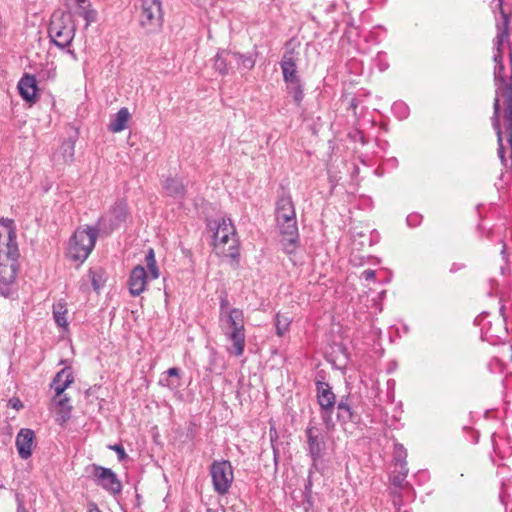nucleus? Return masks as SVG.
Returning a JSON list of instances; mask_svg holds the SVG:
<instances>
[{
    "mask_svg": "<svg viewBox=\"0 0 512 512\" xmlns=\"http://www.w3.org/2000/svg\"><path fill=\"white\" fill-rule=\"evenodd\" d=\"M13 219L0 218V294L8 297L17 278L20 252Z\"/></svg>",
    "mask_w": 512,
    "mask_h": 512,
    "instance_id": "obj_1",
    "label": "nucleus"
},
{
    "mask_svg": "<svg viewBox=\"0 0 512 512\" xmlns=\"http://www.w3.org/2000/svg\"><path fill=\"white\" fill-rule=\"evenodd\" d=\"M220 327L225 338L232 343L228 352L236 357L243 355L246 345L244 313L239 308H231L224 317H219Z\"/></svg>",
    "mask_w": 512,
    "mask_h": 512,
    "instance_id": "obj_2",
    "label": "nucleus"
},
{
    "mask_svg": "<svg viewBox=\"0 0 512 512\" xmlns=\"http://www.w3.org/2000/svg\"><path fill=\"white\" fill-rule=\"evenodd\" d=\"M316 398L320 406V416L325 427L330 430L334 428L335 423L332 415L335 410L336 395L332 391V387L325 381V375L321 371L317 374L315 379Z\"/></svg>",
    "mask_w": 512,
    "mask_h": 512,
    "instance_id": "obj_3",
    "label": "nucleus"
},
{
    "mask_svg": "<svg viewBox=\"0 0 512 512\" xmlns=\"http://www.w3.org/2000/svg\"><path fill=\"white\" fill-rule=\"evenodd\" d=\"M100 233L97 227L86 226L84 229H77L69 241L68 255L73 261L83 262L95 247L97 234Z\"/></svg>",
    "mask_w": 512,
    "mask_h": 512,
    "instance_id": "obj_4",
    "label": "nucleus"
},
{
    "mask_svg": "<svg viewBox=\"0 0 512 512\" xmlns=\"http://www.w3.org/2000/svg\"><path fill=\"white\" fill-rule=\"evenodd\" d=\"M48 35L57 47L63 49L70 46L75 35L70 16L65 15L64 12L54 13L48 26Z\"/></svg>",
    "mask_w": 512,
    "mask_h": 512,
    "instance_id": "obj_5",
    "label": "nucleus"
},
{
    "mask_svg": "<svg viewBox=\"0 0 512 512\" xmlns=\"http://www.w3.org/2000/svg\"><path fill=\"white\" fill-rule=\"evenodd\" d=\"M127 201L123 198L118 199L109 209L107 215L101 216L96 227L103 235H110L118 229L129 217Z\"/></svg>",
    "mask_w": 512,
    "mask_h": 512,
    "instance_id": "obj_6",
    "label": "nucleus"
},
{
    "mask_svg": "<svg viewBox=\"0 0 512 512\" xmlns=\"http://www.w3.org/2000/svg\"><path fill=\"white\" fill-rule=\"evenodd\" d=\"M210 474L214 490L220 495L227 493L234 479L233 468L230 461H213L210 466Z\"/></svg>",
    "mask_w": 512,
    "mask_h": 512,
    "instance_id": "obj_7",
    "label": "nucleus"
},
{
    "mask_svg": "<svg viewBox=\"0 0 512 512\" xmlns=\"http://www.w3.org/2000/svg\"><path fill=\"white\" fill-rule=\"evenodd\" d=\"M142 10L140 24L148 32L154 33L160 30L163 23V13L160 0H141Z\"/></svg>",
    "mask_w": 512,
    "mask_h": 512,
    "instance_id": "obj_8",
    "label": "nucleus"
},
{
    "mask_svg": "<svg viewBox=\"0 0 512 512\" xmlns=\"http://www.w3.org/2000/svg\"><path fill=\"white\" fill-rule=\"evenodd\" d=\"M94 483L112 495L120 494L122 491V483L118 479L117 474L110 468H106L97 464L92 465Z\"/></svg>",
    "mask_w": 512,
    "mask_h": 512,
    "instance_id": "obj_9",
    "label": "nucleus"
},
{
    "mask_svg": "<svg viewBox=\"0 0 512 512\" xmlns=\"http://www.w3.org/2000/svg\"><path fill=\"white\" fill-rule=\"evenodd\" d=\"M280 231L279 244L282 251L288 256L296 253L300 246L297 220L277 223Z\"/></svg>",
    "mask_w": 512,
    "mask_h": 512,
    "instance_id": "obj_10",
    "label": "nucleus"
},
{
    "mask_svg": "<svg viewBox=\"0 0 512 512\" xmlns=\"http://www.w3.org/2000/svg\"><path fill=\"white\" fill-rule=\"evenodd\" d=\"M305 432L307 436L309 455L313 460V467H316V462L323 457L325 441L321 430L315 425H312V421H310Z\"/></svg>",
    "mask_w": 512,
    "mask_h": 512,
    "instance_id": "obj_11",
    "label": "nucleus"
},
{
    "mask_svg": "<svg viewBox=\"0 0 512 512\" xmlns=\"http://www.w3.org/2000/svg\"><path fill=\"white\" fill-rule=\"evenodd\" d=\"M276 223L296 220L294 203L289 193L282 191L276 201Z\"/></svg>",
    "mask_w": 512,
    "mask_h": 512,
    "instance_id": "obj_12",
    "label": "nucleus"
},
{
    "mask_svg": "<svg viewBox=\"0 0 512 512\" xmlns=\"http://www.w3.org/2000/svg\"><path fill=\"white\" fill-rule=\"evenodd\" d=\"M335 408L337 409L338 421L354 424L361 422V415L355 410L350 395L342 396Z\"/></svg>",
    "mask_w": 512,
    "mask_h": 512,
    "instance_id": "obj_13",
    "label": "nucleus"
},
{
    "mask_svg": "<svg viewBox=\"0 0 512 512\" xmlns=\"http://www.w3.org/2000/svg\"><path fill=\"white\" fill-rule=\"evenodd\" d=\"M211 230H215L213 234V245L218 247L221 244H226L229 240L230 235H235V228L231 220L222 218L219 221L209 222L208 224Z\"/></svg>",
    "mask_w": 512,
    "mask_h": 512,
    "instance_id": "obj_14",
    "label": "nucleus"
},
{
    "mask_svg": "<svg viewBox=\"0 0 512 512\" xmlns=\"http://www.w3.org/2000/svg\"><path fill=\"white\" fill-rule=\"evenodd\" d=\"M35 433L32 429L22 428L16 436V448L21 459H28L32 455L35 443Z\"/></svg>",
    "mask_w": 512,
    "mask_h": 512,
    "instance_id": "obj_15",
    "label": "nucleus"
},
{
    "mask_svg": "<svg viewBox=\"0 0 512 512\" xmlns=\"http://www.w3.org/2000/svg\"><path fill=\"white\" fill-rule=\"evenodd\" d=\"M297 61L294 49L285 51L280 61L284 82L301 79L297 71Z\"/></svg>",
    "mask_w": 512,
    "mask_h": 512,
    "instance_id": "obj_16",
    "label": "nucleus"
},
{
    "mask_svg": "<svg viewBox=\"0 0 512 512\" xmlns=\"http://www.w3.org/2000/svg\"><path fill=\"white\" fill-rule=\"evenodd\" d=\"M18 90L19 94L26 102L35 103L38 98L36 77L32 74H24L18 83Z\"/></svg>",
    "mask_w": 512,
    "mask_h": 512,
    "instance_id": "obj_17",
    "label": "nucleus"
},
{
    "mask_svg": "<svg viewBox=\"0 0 512 512\" xmlns=\"http://www.w3.org/2000/svg\"><path fill=\"white\" fill-rule=\"evenodd\" d=\"M74 382V373L71 366H66L56 373L50 388L54 390L56 397H60L64 391Z\"/></svg>",
    "mask_w": 512,
    "mask_h": 512,
    "instance_id": "obj_18",
    "label": "nucleus"
},
{
    "mask_svg": "<svg viewBox=\"0 0 512 512\" xmlns=\"http://www.w3.org/2000/svg\"><path fill=\"white\" fill-rule=\"evenodd\" d=\"M147 278L148 275L143 266L137 265L132 269L128 280L129 292L132 296H139L144 292Z\"/></svg>",
    "mask_w": 512,
    "mask_h": 512,
    "instance_id": "obj_19",
    "label": "nucleus"
},
{
    "mask_svg": "<svg viewBox=\"0 0 512 512\" xmlns=\"http://www.w3.org/2000/svg\"><path fill=\"white\" fill-rule=\"evenodd\" d=\"M500 110H501L500 99L496 98V99H494V103H493V116H492L491 120H492L493 129L495 130L496 135H497L498 156H499L502 164L505 165L507 162V159L505 156V148L503 145L502 130H501V125H500Z\"/></svg>",
    "mask_w": 512,
    "mask_h": 512,
    "instance_id": "obj_20",
    "label": "nucleus"
},
{
    "mask_svg": "<svg viewBox=\"0 0 512 512\" xmlns=\"http://www.w3.org/2000/svg\"><path fill=\"white\" fill-rule=\"evenodd\" d=\"M498 8L500 15L502 17V23L497 24V35L495 37V41H497L498 46H503L504 42L508 41L510 37V20L511 15L506 13L503 8L504 0H497Z\"/></svg>",
    "mask_w": 512,
    "mask_h": 512,
    "instance_id": "obj_21",
    "label": "nucleus"
},
{
    "mask_svg": "<svg viewBox=\"0 0 512 512\" xmlns=\"http://www.w3.org/2000/svg\"><path fill=\"white\" fill-rule=\"evenodd\" d=\"M75 140L68 138L64 140L54 155V161L57 164L69 165L74 161Z\"/></svg>",
    "mask_w": 512,
    "mask_h": 512,
    "instance_id": "obj_22",
    "label": "nucleus"
},
{
    "mask_svg": "<svg viewBox=\"0 0 512 512\" xmlns=\"http://www.w3.org/2000/svg\"><path fill=\"white\" fill-rule=\"evenodd\" d=\"M163 188L168 196L176 200L182 201L186 196V188L182 181L177 178L168 177L164 182Z\"/></svg>",
    "mask_w": 512,
    "mask_h": 512,
    "instance_id": "obj_23",
    "label": "nucleus"
},
{
    "mask_svg": "<svg viewBox=\"0 0 512 512\" xmlns=\"http://www.w3.org/2000/svg\"><path fill=\"white\" fill-rule=\"evenodd\" d=\"M408 472V466L393 465V470L389 475V480L395 489L409 488V483L406 480Z\"/></svg>",
    "mask_w": 512,
    "mask_h": 512,
    "instance_id": "obj_24",
    "label": "nucleus"
},
{
    "mask_svg": "<svg viewBox=\"0 0 512 512\" xmlns=\"http://www.w3.org/2000/svg\"><path fill=\"white\" fill-rule=\"evenodd\" d=\"M131 114L126 107H122L111 119L108 129L111 132L117 133L126 129Z\"/></svg>",
    "mask_w": 512,
    "mask_h": 512,
    "instance_id": "obj_25",
    "label": "nucleus"
},
{
    "mask_svg": "<svg viewBox=\"0 0 512 512\" xmlns=\"http://www.w3.org/2000/svg\"><path fill=\"white\" fill-rule=\"evenodd\" d=\"M494 80L495 84L497 85L496 94L495 97L499 99L500 96H504L505 90L507 87L512 88V74L510 77V81L507 80L505 76V67L504 64L495 65L494 67Z\"/></svg>",
    "mask_w": 512,
    "mask_h": 512,
    "instance_id": "obj_26",
    "label": "nucleus"
},
{
    "mask_svg": "<svg viewBox=\"0 0 512 512\" xmlns=\"http://www.w3.org/2000/svg\"><path fill=\"white\" fill-rule=\"evenodd\" d=\"M286 91L292 97L294 104L297 107L302 106L304 99V84L301 79L285 82Z\"/></svg>",
    "mask_w": 512,
    "mask_h": 512,
    "instance_id": "obj_27",
    "label": "nucleus"
},
{
    "mask_svg": "<svg viewBox=\"0 0 512 512\" xmlns=\"http://www.w3.org/2000/svg\"><path fill=\"white\" fill-rule=\"evenodd\" d=\"M230 56H232V51L227 49H221L216 53L213 59L214 70L222 76L227 75L229 73L228 60Z\"/></svg>",
    "mask_w": 512,
    "mask_h": 512,
    "instance_id": "obj_28",
    "label": "nucleus"
},
{
    "mask_svg": "<svg viewBox=\"0 0 512 512\" xmlns=\"http://www.w3.org/2000/svg\"><path fill=\"white\" fill-rule=\"evenodd\" d=\"M54 401L59 408L58 414L60 416L59 421L60 424L66 423L70 417L72 412V406L70 403V398L66 394H62L60 397L54 396Z\"/></svg>",
    "mask_w": 512,
    "mask_h": 512,
    "instance_id": "obj_29",
    "label": "nucleus"
},
{
    "mask_svg": "<svg viewBox=\"0 0 512 512\" xmlns=\"http://www.w3.org/2000/svg\"><path fill=\"white\" fill-rule=\"evenodd\" d=\"M77 4V13L83 17L88 26L90 23L95 22L97 19V11L92 9V5L89 0H75Z\"/></svg>",
    "mask_w": 512,
    "mask_h": 512,
    "instance_id": "obj_30",
    "label": "nucleus"
},
{
    "mask_svg": "<svg viewBox=\"0 0 512 512\" xmlns=\"http://www.w3.org/2000/svg\"><path fill=\"white\" fill-rule=\"evenodd\" d=\"M66 314H67V308H66V303L64 301H59L57 304L53 305V317L58 326H60V327L68 326V322L65 317Z\"/></svg>",
    "mask_w": 512,
    "mask_h": 512,
    "instance_id": "obj_31",
    "label": "nucleus"
},
{
    "mask_svg": "<svg viewBox=\"0 0 512 512\" xmlns=\"http://www.w3.org/2000/svg\"><path fill=\"white\" fill-rule=\"evenodd\" d=\"M407 450L401 443H395L392 453L393 465L407 466Z\"/></svg>",
    "mask_w": 512,
    "mask_h": 512,
    "instance_id": "obj_32",
    "label": "nucleus"
},
{
    "mask_svg": "<svg viewBox=\"0 0 512 512\" xmlns=\"http://www.w3.org/2000/svg\"><path fill=\"white\" fill-rule=\"evenodd\" d=\"M501 97L505 106L503 111L504 124L512 123V88L507 87L504 96Z\"/></svg>",
    "mask_w": 512,
    "mask_h": 512,
    "instance_id": "obj_33",
    "label": "nucleus"
},
{
    "mask_svg": "<svg viewBox=\"0 0 512 512\" xmlns=\"http://www.w3.org/2000/svg\"><path fill=\"white\" fill-rule=\"evenodd\" d=\"M291 324V318L278 312L275 315V327L278 336L282 337L288 330Z\"/></svg>",
    "mask_w": 512,
    "mask_h": 512,
    "instance_id": "obj_34",
    "label": "nucleus"
},
{
    "mask_svg": "<svg viewBox=\"0 0 512 512\" xmlns=\"http://www.w3.org/2000/svg\"><path fill=\"white\" fill-rule=\"evenodd\" d=\"M166 373L168 378L166 379L165 386L171 390L178 389L181 386L180 369L177 367H171L166 371Z\"/></svg>",
    "mask_w": 512,
    "mask_h": 512,
    "instance_id": "obj_35",
    "label": "nucleus"
},
{
    "mask_svg": "<svg viewBox=\"0 0 512 512\" xmlns=\"http://www.w3.org/2000/svg\"><path fill=\"white\" fill-rule=\"evenodd\" d=\"M232 57L235 58L238 62V65L246 70H251L254 68L256 60L251 54H243L240 52H232Z\"/></svg>",
    "mask_w": 512,
    "mask_h": 512,
    "instance_id": "obj_36",
    "label": "nucleus"
},
{
    "mask_svg": "<svg viewBox=\"0 0 512 512\" xmlns=\"http://www.w3.org/2000/svg\"><path fill=\"white\" fill-rule=\"evenodd\" d=\"M89 276L91 278L92 287L96 292L104 286L105 280L103 279L102 273L99 271L89 270Z\"/></svg>",
    "mask_w": 512,
    "mask_h": 512,
    "instance_id": "obj_37",
    "label": "nucleus"
},
{
    "mask_svg": "<svg viewBox=\"0 0 512 512\" xmlns=\"http://www.w3.org/2000/svg\"><path fill=\"white\" fill-rule=\"evenodd\" d=\"M229 306H230V302H229V299H228V293L227 291H222L220 296H219V308H220V314H219V317H224L225 314H228L229 312Z\"/></svg>",
    "mask_w": 512,
    "mask_h": 512,
    "instance_id": "obj_38",
    "label": "nucleus"
},
{
    "mask_svg": "<svg viewBox=\"0 0 512 512\" xmlns=\"http://www.w3.org/2000/svg\"><path fill=\"white\" fill-rule=\"evenodd\" d=\"M108 448L116 452L119 461H124L128 458V455L126 454L125 449L121 444L118 443L110 445Z\"/></svg>",
    "mask_w": 512,
    "mask_h": 512,
    "instance_id": "obj_39",
    "label": "nucleus"
},
{
    "mask_svg": "<svg viewBox=\"0 0 512 512\" xmlns=\"http://www.w3.org/2000/svg\"><path fill=\"white\" fill-rule=\"evenodd\" d=\"M493 60L495 65L503 64V46H498L497 41H495V54Z\"/></svg>",
    "mask_w": 512,
    "mask_h": 512,
    "instance_id": "obj_40",
    "label": "nucleus"
},
{
    "mask_svg": "<svg viewBox=\"0 0 512 512\" xmlns=\"http://www.w3.org/2000/svg\"><path fill=\"white\" fill-rule=\"evenodd\" d=\"M392 504L397 512H400L402 506V495L392 491Z\"/></svg>",
    "mask_w": 512,
    "mask_h": 512,
    "instance_id": "obj_41",
    "label": "nucleus"
},
{
    "mask_svg": "<svg viewBox=\"0 0 512 512\" xmlns=\"http://www.w3.org/2000/svg\"><path fill=\"white\" fill-rule=\"evenodd\" d=\"M145 262H146L147 266L157 263L156 259H155V252H154L153 248L148 249L146 256H145Z\"/></svg>",
    "mask_w": 512,
    "mask_h": 512,
    "instance_id": "obj_42",
    "label": "nucleus"
},
{
    "mask_svg": "<svg viewBox=\"0 0 512 512\" xmlns=\"http://www.w3.org/2000/svg\"><path fill=\"white\" fill-rule=\"evenodd\" d=\"M8 405L16 410L23 408L22 401L17 397H12L9 399Z\"/></svg>",
    "mask_w": 512,
    "mask_h": 512,
    "instance_id": "obj_43",
    "label": "nucleus"
},
{
    "mask_svg": "<svg viewBox=\"0 0 512 512\" xmlns=\"http://www.w3.org/2000/svg\"><path fill=\"white\" fill-rule=\"evenodd\" d=\"M147 268L149 271V275L152 279H157L159 277V269H158L157 263L149 265V266H147Z\"/></svg>",
    "mask_w": 512,
    "mask_h": 512,
    "instance_id": "obj_44",
    "label": "nucleus"
},
{
    "mask_svg": "<svg viewBox=\"0 0 512 512\" xmlns=\"http://www.w3.org/2000/svg\"><path fill=\"white\" fill-rule=\"evenodd\" d=\"M375 271L372 270V269H366L362 272V277L367 280V281H370V280H374L375 279Z\"/></svg>",
    "mask_w": 512,
    "mask_h": 512,
    "instance_id": "obj_45",
    "label": "nucleus"
},
{
    "mask_svg": "<svg viewBox=\"0 0 512 512\" xmlns=\"http://www.w3.org/2000/svg\"><path fill=\"white\" fill-rule=\"evenodd\" d=\"M465 267H466V266H465V264H463V263H453V264L451 265V267H450V272H451V273H456V272H458V271H460V270L465 269Z\"/></svg>",
    "mask_w": 512,
    "mask_h": 512,
    "instance_id": "obj_46",
    "label": "nucleus"
},
{
    "mask_svg": "<svg viewBox=\"0 0 512 512\" xmlns=\"http://www.w3.org/2000/svg\"><path fill=\"white\" fill-rule=\"evenodd\" d=\"M312 470L309 471V475H308V479H307V483L305 484V492L306 493H310L311 492V487H312V481H311V476H312Z\"/></svg>",
    "mask_w": 512,
    "mask_h": 512,
    "instance_id": "obj_47",
    "label": "nucleus"
},
{
    "mask_svg": "<svg viewBox=\"0 0 512 512\" xmlns=\"http://www.w3.org/2000/svg\"><path fill=\"white\" fill-rule=\"evenodd\" d=\"M273 455H274L275 465H277L278 460H279V451L274 446H273Z\"/></svg>",
    "mask_w": 512,
    "mask_h": 512,
    "instance_id": "obj_48",
    "label": "nucleus"
},
{
    "mask_svg": "<svg viewBox=\"0 0 512 512\" xmlns=\"http://www.w3.org/2000/svg\"><path fill=\"white\" fill-rule=\"evenodd\" d=\"M505 128L508 133V136L512 135V123L505 124Z\"/></svg>",
    "mask_w": 512,
    "mask_h": 512,
    "instance_id": "obj_49",
    "label": "nucleus"
},
{
    "mask_svg": "<svg viewBox=\"0 0 512 512\" xmlns=\"http://www.w3.org/2000/svg\"><path fill=\"white\" fill-rule=\"evenodd\" d=\"M88 512H101L96 504H92Z\"/></svg>",
    "mask_w": 512,
    "mask_h": 512,
    "instance_id": "obj_50",
    "label": "nucleus"
},
{
    "mask_svg": "<svg viewBox=\"0 0 512 512\" xmlns=\"http://www.w3.org/2000/svg\"><path fill=\"white\" fill-rule=\"evenodd\" d=\"M350 107L355 109L357 107V99L352 98L350 101Z\"/></svg>",
    "mask_w": 512,
    "mask_h": 512,
    "instance_id": "obj_51",
    "label": "nucleus"
},
{
    "mask_svg": "<svg viewBox=\"0 0 512 512\" xmlns=\"http://www.w3.org/2000/svg\"><path fill=\"white\" fill-rule=\"evenodd\" d=\"M237 255H238V253H231V254H230V256H231V257H235V256H237Z\"/></svg>",
    "mask_w": 512,
    "mask_h": 512,
    "instance_id": "obj_52",
    "label": "nucleus"
},
{
    "mask_svg": "<svg viewBox=\"0 0 512 512\" xmlns=\"http://www.w3.org/2000/svg\"><path fill=\"white\" fill-rule=\"evenodd\" d=\"M511 361H512V354H511Z\"/></svg>",
    "mask_w": 512,
    "mask_h": 512,
    "instance_id": "obj_53",
    "label": "nucleus"
}]
</instances>
